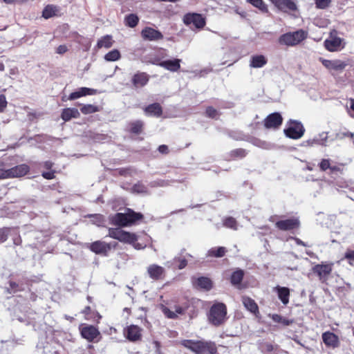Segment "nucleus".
<instances>
[{
  "instance_id": "f257e3e1",
  "label": "nucleus",
  "mask_w": 354,
  "mask_h": 354,
  "mask_svg": "<svg viewBox=\"0 0 354 354\" xmlns=\"http://www.w3.org/2000/svg\"><path fill=\"white\" fill-rule=\"evenodd\" d=\"M180 344L197 354L206 353L215 354L216 353V346L212 342L184 339L180 342Z\"/></svg>"
},
{
  "instance_id": "f03ea898",
  "label": "nucleus",
  "mask_w": 354,
  "mask_h": 354,
  "mask_svg": "<svg viewBox=\"0 0 354 354\" xmlns=\"http://www.w3.org/2000/svg\"><path fill=\"white\" fill-rule=\"evenodd\" d=\"M142 218V215L136 213L129 209L126 213H117L112 216L110 219L111 223L122 227L128 226Z\"/></svg>"
},
{
  "instance_id": "7ed1b4c3",
  "label": "nucleus",
  "mask_w": 354,
  "mask_h": 354,
  "mask_svg": "<svg viewBox=\"0 0 354 354\" xmlns=\"http://www.w3.org/2000/svg\"><path fill=\"white\" fill-rule=\"evenodd\" d=\"M227 308L223 303L214 304L208 314L209 322L214 326H218L223 324L226 320Z\"/></svg>"
},
{
  "instance_id": "20e7f679",
  "label": "nucleus",
  "mask_w": 354,
  "mask_h": 354,
  "mask_svg": "<svg viewBox=\"0 0 354 354\" xmlns=\"http://www.w3.org/2000/svg\"><path fill=\"white\" fill-rule=\"evenodd\" d=\"M306 37L307 32L303 30H299L282 35L279 39V42L282 45L293 46L299 44Z\"/></svg>"
},
{
  "instance_id": "39448f33",
  "label": "nucleus",
  "mask_w": 354,
  "mask_h": 354,
  "mask_svg": "<svg viewBox=\"0 0 354 354\" xmlns=\"http://www.w3.org/2000/svg\"><path fill=\"white\" fill-rule=\"evenodd\" d=\"M109 236L125 243H133L138 240V236L119 228H109Z\"/></svg>"
},
{
  "instance_id": "423d86ee",
  "label": "nucleus",
  "mask_w": 354,
  "mask_h": 354,
  "mask_svg": "<svg viewBox=\"0 0 354 354\" xmlns=\"http://www.w3.org/2000/svg\"><path fill=\"white\" fill-rule=\"evenodd\" d=\"M305 129L303 124L297 121L290 120L288 127L284 129L285 135L292 139H299L303 136Z\"/></svg>"
},
{
  "instance_id": "0eeeda50",
  "label": "nucleus",
  "mask_w": 354,
  "mask_h": 354,
  "mask_svg": "<svg viewBox=\"0 0 354 354\" xmlns=\"http://www.w3.org/2000/svg\"><path fill=\"white\" fill-rule=\"evenodd\" d=\"M183 22L187 25H193L196 28H202L205 25V19L197 13H188L183 17Z\"/></svg>"
},
{
  "instance_id": "6e6552de",
  "label": "nucleus",
  "mask_w": 354,
  "mask_h": 354,
  "mask_svg": "<svg viewBox=\"0 0 354 354\" xmlns=\"http://www.w3.org/2000/svg\"><path fill=\"white\" fill-rule=\"evenodd\" d=\"M333 266V263H322L321 264L315 265L313 268V271L318 275L322 281H325L332 272Z\"/></svg>"
},
{
  "instance_id": "1a4fd4ad",
  "label": "nucleus",
  "mask_w": 354,
  "mask_h": 354,
  "mask_svg": "<svg viewBox=\"0 0 354 354\" xmlns=\"http://www.w3.org/2000/svg\"><path fill=\"white\" fill-rule=\"evenodd\" d=\"M29 167L21 164L9 169H5L6 178H19L24 176L29 171Z\"/></svg>"
},
{
  "instance_id": "9d476101",
  "label": "nucleus",
  "mask_w": 354,
  "mask_h": 354,
  "mask_svg": "<svg viewBox=\"0 0 354 354\" xmlns=\"http://www.w3.org/2000/svg\"><path fill=\"white\" fill-rule=\"evenodd\" d=\"M279 10L288 12L297 10L296 3L292 0H270Z\"/></svg>"
},
{
  "instance_id": "9b49d317",
  "label": "nucleus",
  "mask_w": 354,
  "mask_h": 354,
  "mask_svg": "<svg viewBox=\"0 0 354 354\" xmlns=\"http://www.w3.org/2000/svg\"><path fill=\"white\" fill-rule=\"evenodd\" d=\"M142 329L136 325H130L124 330V337L130 342H137L141 339Z\"/></svg>"
},
{
  "instance_id": "f8f14e48",
  "label": "nucleus",
  "mask_w": 354,
  "mask_h": 354,
  "mask_svg": "<svg viewBox=\"0 0 354 354\" xmlns=\"http://www.w3.org/2000/svg\"><path fill=\"white\" fill-rule=\"evenodd\" d=\"M283 121V118L280 113H273L267 116L264 120V126L267 129H277Z\"/></svg>"
},
{
  "instance_id": "ddd939ff",
  "label": "nucleus",
  "mask_w": 354,
  "mask_h": 354,
  "mask_svg": "<svg viewBox=\"0 0 354 354\" xmlns=\"http://www.w3.org/2000/svg\"><path fill=\"white\" fill-rule=\"evenodd\" d=\"M322 64L329 71L342 72L348 65L347 63L339 59H322Z\"/></svg>"
},
{
  "instance_id": "4468645a",
  "label": "nucleus",
  "mask_w": 354,
  "mask_h": 354,
  "mask_svg": "<svg viewBox=\"0 0 354 354\" xmlns=\"http://www.w3.org/2000/svg\"><path fill=\"white\" fill-rule=\"evenodd\" d=\"M299 221L297 218H290L276 222V227L283 231L291 230L299 227Z\"/></svg>"
},
{
  "instance_id": "2eb2a0df",
  "label": "nucleus",
  "mask_w": 354,
  "mask_h": 354,
  "mask_svg": "<svg viewBox=\"0 0 354 354\" xmlns=\"http://www.w3.org/2000/svg\"><path fill=\"white\" fill-rule=\"evenodd\" d=\"M89 249L97 254H106L111 250V245L104 241H96L90 244Z\"/></svg>"
},
{
  "instance_id": "dca6fc26",
  "label": "nucleus",
  "mask_w": 354,
  "mask_h": 354,
  "mask_svg": "<svg viewBox=\"0 0 354 354\" xmlns=\"http://www.w3.org/2000/svg\"><path fill=\"white\" fill-rule=\"evenodd\" d=\"M141 35L144 39L149 41H157L163 38L162 34L152 28L147 27L141 32Z\"/></svg>"
},
{
  "instance_id": "f3484780",
  "label": "nucleus",
  "mask_w": 354,
  "mask_h": 354,
  "mask_svg": "<svg viewBox=\"0 0 354 354\" xmlns=\"http://www.w3.org/2000/svg\"><path fill=\"white\" fill-rule=\"evenodd\" d=\"M147 274L153 280H158L165 274V268L157 264H151L147 267Z\"/></svg>"
},
{
  "instance_id": "a211bd4d",
  "label": "nucleus",
  "mask_w": 354,
  "mask_h": 354,
  "mask_svg": "<svg viewBox=\"0 0 354 354\" xmlns=\"http://www.w3.org/2000/svg\"><path fill=\"white\" fill-rule=\"evenodd\" d=\"M323 342L327 347L336 348L339 346V337L332 332H325L322 335Z\"/></svg>"
},
{
  "instance_id": "6ab92c4d",
  "label": "nucleus",
  "mask_w": 354,
  "mask_h": 354,
  "mask_svg": "<svg viewBox=\"0 0 354 354\" xmlns=\"http://www.w3.org/2000/svg\"><path fill=\"white\" fill-rule=\"evenodd\" d=\"M325 46L329 51H337L344 48V43L342 39L333 37L325 41Z\"/></svg>"
},
{
  "instance_id": "aec40b11",
  "label": "nucleus",
  "mask_w": 354,
  "mask_h": 354,
  "mask_svg": "<svg viewBox=\"0 0 354 354\" xmlns=\"http://www.w3.org/2000/svg\"><path fill=\"white\" fill-rule=\"evenodd\" d=\"M81 334L84 338L92 342L100 335V332L93 326H86L82 328Z\"/></svg>"
},
{
  "instance_id": "412c9836",
  "label": "nucleus",
  "mask_w": 354,
  "mask_h": 354,
  "mask_svg": "<svg viewBox=\"0 0 354 354\" xmlns=\"http://www.w3.org/2000/svg\"><path fill=\"white\" fill-rule=\"evenodd\" d=\"M181 60L179 59H168L162 61L158 63V66L171 72H176L180 67V63Z\"/></svg>"
},
{
  "instance_id": "4be33fe9",
  "label": "nucleus",
  "mask_w": 354,
  "mask_h": 354,
  "mask_svg": "<svg viewBox=\"0 0 354 354\" xmlns=\"http://www.w3.org/2000/svg\"><path fill=\"white\" fill-rule=\"evenodd\" d=\"M96 93V90L93 88H89L86 87H82L79 88L77 91L71 93L68 100H74L76 99H78L81 97L86 96L88 95H93Z\"/></svg>"
},
{
  "instance_id": "5701e85b",
  "label": "nucleus",
  "mask_w": 354,
  "mask_h": 354,
  "mask_svg": "<svg viewBox=\"0 0 354 354\" xmlns=\"http://www.w3.org/2000/svg\"><path fill=\"white\" fill-rule=\"evenodd\" d=\"M268 62L267 58L263 55H255L251 57L250 66L252 68H262Z\"/></svg>"
},
{
  "instance_id": "b1692460",
  "label": "nucleus",
  "mask_w": 354,
  "mask_h": 354,
  "mask_svg": "<svg viewBox=\"0 0 354 354\" xmlns=\"http://www.w3.org/2000/svg\"><path fill=\"white\" fill-rule=\"evenodd\" d=\"M80 116L76 108H66L62 110L61 118L64 121H69L72 118H78Z\"/></svg>"
},
{
  "instance_id": "393cba45",
  "label": "nucleus",
  "mask_w": 354,
  "mask_h": 354,
  "mask_svg": "<svg viewBox=\"0 0 354 354\" xmlns=\"http://www.w3.org/2000/svg\"><path fill=\"white\" fill-rule=\"evenodd\" d=\"M277 291L278 297L284 305H287L289 302L290 290L286 287H280L277 286L275 288Z\"/></svg>"
},
{
  "instance_id": "a878e982",
  "label": "nucleus",
  "mask_w": 354,
  "mask_h": 354,
  "mask_svg": "<svg viewBox=\"0 0 354 354\" xmlns=\"http://www.w3.org/2000/svg\"><path fill=\"white\" fill-rule=\"evenodd\" d=\"M145 111L147 115L159 117L162 113V108L158 103H153L147 106Z\"/></svg>"
},
{
  "instance_id": "bb28decb",
  "label": "nucleus",
  "mask_w": 354,
  "mask_h": 354,
  "mask_svg": "<svg viewBox=\"0 0 354 354\" xmlns=\"http://www.w3.org/2000/svg\"><path fill=\"white\" fill-rule=\"evenodd\" d=\"M113 41L112 39V36L107 35H105V36L101 37L97 41L96 46L97 48H109L113 46Z\"/></svg>"
},
{
  "instance_id": "cd10ccee",
  "label": "nucleus",
  "mask_w": 354,
  "mask_h": 354,
  "mask_svg": "<svg viewBox=\"0 0 354 354\" xmlns=\"http://www.w3.org/2000/svg\"><path fill=\"white\" fill-rule=\"evenodd\" d=\"M194 285L201 288L208 290L212 288V281L207 277H201L196 280Z\"/></svg>"
},
{
  "instance_id": "c85d7f7f",
  "label": "nucleus",
  "mask_w": 354,
  "mask_h": 354,
  "mask_svg": "<svg viewBox=\"0 0 354 354\" xmlns=\"http://www.w3.org/2000/svg\"><path fill=\"white\" fill-rule=\"evenodd\" d=\"M242 302L244 306L250 312L256 313L258 310V306L253 299L248 297H242Z\"/></svg>"
},
{
  "instance_id": "c756f323",
  "label": "nucleus",
  "mask_w": 354,
  "mask_h": 354,
  "mask_svg": "<svg viewBox=\"0 0 354 354\" xmlns=\"http://www.w3.org/2000/svg\"><path fill=\"white\" fill-rule=\"evenodd\" d=\"M148 82V77L145 73H139L133 76V83L136 86H143Z\"/></svg>"
},
{
  "instance_id": "7c9ffc66",
  "label": "nucleus",
  "mask_w": 354,
  "mask_h": 354,
  "mask_svg": "<svg viewBox=\"0 0 354 354\" xmlns=\"http://www.w3.org/2000/svg\"><path fill=\"white\" fill-rule=\"evenodd\" d=\"M223 225L233 230H237L239 227L236 219L231 216L225 217L223 219Z\"/></svg>"
},
{
  "instance_id": "2f4dec72",
  "label": "nucleus",
  "mask_w": 354,
  "mask_h": 354,
  "mask_svg": "<svg viewBox=\"0 0 354 354\" xmlns=\"http://www.w3.org/2000/svg\"><path fill=\"white\" fill-rule=\"evenodd\" d=\"M226 249L224 247L212 248L207 252V257H222L225 255Z\"/></svg>"
},
{
  "instance_id": "473e14b6",
  "label": "nucleus",
  "mask_w": 354,
  "mask_h": 354,
  "mask_svg": "<svg viewBox=\"0 0 354 354\" xmlns=\"http://www.w3.org/2000/svg\"><path fill=\"white\" fill-rule=\"evenodd\" d=\"M58 9L56 6L53 5H48L43 10L42 16L45 19H49L55 15H56Z\"/></svg>"
},
{
  "instance_id": "72a5a7b5",
  "label": "nucleus",
  "mask_w": 354,
  "mask_h": 354,
  "mask_svg": "<svg viewBox=\"0 0 354 354\" xmlns=\"http://www.w3.org/2000/svg\"><path fill=\"white\" fill-rule=\"evenodd\" d=\"M143 122L140 120H136L134 122H132L129 124L130 127V132L135 133V134H139L142 132V128H143Z\"/></svg>"
},
{
  "instance_id": "f704fd0d",
  "label": "nucleus",
  "mask_w": 354,
  "mask_h": 354,
  "mask_svg": "<svg viewBox=\"0 0 354 354\" xmlns=\"http://www.w3.org/2000/svg\"><path fill=\"white\" fill-rule=\"evenodd\" d=\"M121 55L118 50L114 49L104 55V59L107 62H115L120 59Z\"/></svg>"
},
{
  "instance_id": "c9c22d12",
  "label": "nucleus",
  "mask_w": 354,
  "mask_h": 354,
  "mask_svg": "<svg viewBox=\"0 0 354 354\" xmlns=\"http://www.w3.org/2000/svg\"><path fill=\"white\" fill-rule=\"evenodd\" d=\"M243 271L241 270L234 272L231 276V283L233 285H239L241 282L243 277Z\"/></svg>"
},
{
  "instance_id": "e433bc0d",
  "label": "nucleus",
  "mask_w": 354,
  "mask_h": 354,
  "mask_svg": "<svg viewBox=\"0 0 354 354\" xmlns=\"http://www.w3.org/2000/svg\"><path fill=\"white\" fill-rule=\"evenodd\" d=\"M80 110L83 114H90L99 111L100 109L97 106L93 104H86L83 105Z\"/></svg>"
},
{
  "instance_id": "4c0bfd02",
  "label": "nucleus",
  "mask_w": 354,
  "mask_h": 354,
  "mask_svg": "<svg viewBox=\"0 0 354 354\" xmlns=\"http://www.w3.org/2000/svg\"><path fill=\"white\" fill-rule=\"evenodd\" d=\"M249 3L253 5L254 7L258 8L261 11L263 12H268V7L263 0H247Z\"/></svg>"
},
{
  "instance_id": "58836bf2",
  "label": "nucleus",
  "mask_w": 354,
  "mask_h": 354,
  "mask_svg": "<svg viewBox=\"0 0 354 354\" xmlns=\"http://www.w3.org/2000/svg\"><path fill=\"white\" fill-rule=\"evenodd\" d=\"M138 17L133 14L129 15L125 18L127 25L131 28H134L138 24Z\"/></svg>"
},
{
  "instance_id": "ea45409f",
  "label": "nucleus",
  "mask_w": 354,
  "mask_h": 354,
  "mask_svg": "<svg viewBox=\"0 0 354 354\" xmlns=\"http://www.w3.org/2000/svg\"><path fill=\"white\" fill-rule=\"evenodd\" d=\"M272 319L274 322L277 323H281L284 326H289L292 323V321H290L285 317H281L277 314H273L272 315Z\"/></svg>"
},
{
  "instance_id": "a19ab883",
  "label": "nucleus",
  "mask_w": 354,
  "mask_h": 354,
  "mask_svg": "<svg viewBox=\"0 0 354 354\" xmlns=\"http://www.w3.org/2000/svg\"><path fill=\"white\" fill-rule=\"evenodd\" d=\"M24 290V288L21 286H19L18 283L14 281L9 282V288H8V291L9 293H15L18 291H21Z\"/></svg>"
},
{
  "instance_id": "79ce46f5",
  "label": "nucleus",
  "mask_w": 354,
  "mask_h": 354,
  "mask_svg": "<svg viewBox=\"0 0 354 354\" xmlns=\"http://www.w3.org/2000/svg\"><path fill=\"white\" fill-rule=\"evenodd\" d=\"M133 192L138 194H147V188L142 183H137L132 187Z\"/></svg>"
},
{
  "instance_id": "37998d69",
  "label": "nucleus",
  "mask_w": 354,
  "mask_h": 354,
  "mask_svg": "<svg viewBox=\"0 0 354 354\" xmlns=\"http://www.w3.org/2000/svg\"><path fill=\"white\" fill-rule=\"evenodd\" d=\"M318 141H319V145L321 146H326L327 142H328V132L323 131L320 133L317 136Z\"/></svg>"
},
{
  "instance_id": "c03bdc74",
  "label": "nucleus",
  "mask_w": 354,
  "mask_h": 354,
  "mask_svg": "<svg viewBox=\"0 0 354 354\" xmlns=\"http://www.w3.org/2000/svg\"><path fill=\"white\" fill-rule=\"evenodd\" d=\"M330 162L331 160L330 159H322L319 164L320 169L323 171H325L330 169L331 165Z\"/></svg>"
},
{
  "instance_id": "a18cd8bd",
  "label": "nucleus",
  "mask_w": 354,
  "mask_h": 354,
  "mask_svg": "<svg viewBox=\"0 0 354 354\" xmlns=\"http://www.w3.org/2000/svg\"><path fill=\"white\" fill-rule=\"evenodd\" d=\"M346 137H351L354 138V134L353 133H351L346 130L339 131L338 133H336L335 138L337 139H343Z\"/></svg>"
},
{
  "instance_id": "49530a36",
  "label": "nucleus",
  "mask_w": 354,
  "mask_h": 354,
  "mask_svg": "<svg viewBox=\"0 0 354 354\" xmlns=\"http://www.w3.org/2000/svg\"><path fill=\"white\" fill-rule=\"evenodd\" d=\"M317 8L319 9H325L329 6L330 0H315Z\"/></svg>"
},
{
  "instance_id": "de8ad7c7",
  "label": "nucleus",
  "mask_w": 354,
  "mask_h": 354,
  "mask_svg": "<svg viewBox=\"0 0 354 354\" xmlns=\"http://www.w3.org/2000/svg\"><path fill=\"white\" fill-rule=\"evenodd\" d=\"M10 230V228L6 227L0 229V242H4L7 239Z\"/></svg>"
},
{
  "instance_id": "09e8293b",
  "label": "nucleus",
  "mask_w": 354,
  "mask_h": 354,
  "mask_svg": "<svg viewBox=\"0 0 354 354\" xmlns=\"http://www.w3.org/2000/svg\"><path fill=\"white\" fill-rule=\"evenodd\" d=\"M314 145H319L318 138L317 136L304 142V146L313 147Z\"/></svg>"
},
{
  "instance_id": "8fccbe9b",
  "label": "nucleus",
  "mask_w": 354,
  "mask_h": 354,
  "mask_svg": "<svg viewBox=\"0 0 354 354\" xmlns=\"http://www.w3.org/2000/svg\"><path fill=\"white\" fill-rule=\"evenodd\" d=\"M162 312L165 314V315L169 319H174L177 317L176 314L174 311L169 310L166 307L163 308Z\"/></svg>"
},
{
  "instance_id": "3c124183",
  "label": "nucleus",
  "mask_w": 354,
  "mask_h": 354,
  "mask_svg": "<svg viewBox=\"0 0 354 354\" xmlns=\"http://www.w3.org/2000/svg\"><path fill=\"white\" fill-rule=\"evenodd\" d=\"M89 217H93L94 220L93 221V223L100 226L103 223L102 216L100 214H95V215H89Z\"/></svg>"
},
{
  "instance_id": "603ef678",
  "label": "nucleus",
  "mask_w": 354,
  "mask_h": 354,
  "mask_svg": "<svg viewBox=\"0 0 354 354\" xmlns=\"http://www.w3.org/2000/svg\"><path fill=\"white\" fill-rule=\"evenodd\" d=\"M206 114L212 118H215L217 116V111L213 107L209 106L206 109Z\"/></svg>"
},
{
  "instance_id": "864d4df0",
  "label": "nucleus",
  "mask_w": 354,
  "mask_h": 354,
  "mask_svg": "<svg viewBox=\"0 0 354 354\" xmlns=\"http://www.w3.org/2000/svg\"><path fill=\"white\" fill-rule=\"evenodd\" d=\"M7 106L6 96L3 94L0 95V112H3Z\"/></svg>"
},
{
  "instance_id": "5fc2aeb1",
  "label": "nucleus",
  "mask_w": 354,
  "mask_h": 354,
  "mask_svg": "<svg viewBox=\"0 0 354 354\" xmlns=\"http://www.w3.org/2000/svg\"><path fill=\"white\" fill-rule=\"evenodd\" d=\"M345 258L350 260V264L352 265V261L354 262V250H348L345 253Z\"/></svg>"
},
{
  "instance_id": "6e6d98bb",
  "label": "nucleus",
  "mask_w": 354,
  "mask_h": 354,
  "mask_svg": "<svg viewBox=\"0 0 354 354\" xmlns=\"http://www.w3.org/2000/svg\"><path fill=\"white\" fill-rule=\"evenodd\" d=\"M167 185H168L167 182H166L165 180H162L151 183V186L164 187V186H166Z\"/></svg>"
},
{
  "instance_id": "4d7b16f0",
  "label": "nucleus",
  "mask_w": 354,
  "mask_h": 354,
  "mask_svg": "<svg viewBox=\"0 0 354 354\" xmlns=\"http://www.w3.org/2000/svg\"><path fill=\"white\" fill-rule=\"evenodd\" d=\"M42 176L46 179H53L55 177L53 171L43 172Z\"/></svg>"
},
{
  "instance_id": "13d9d810",
  "label": "nucleus",
  "mask_w": 354,
  "mask_h": 354,
  "mask_svg": "<svg viewBox=\"0 0 354 354\" xmlns=\"http://www.w3.org/2000/svg\"><path fill=\"white\" fill-rule=\"evenodd\" d=\"M67 50V47L64 45H60L57 48V53L59 54H63Z\"/></svg>"
},
{
  "instance_id": "bf43d9fd",
  "label": "nucleus",
  "mask_w": 354,
  "mask_h": 354,
  "mask_svg": "<svg viewBox=\"0 0 354 354\" xmlns=\"http://www.w3.org/2000/svg\"><path fill=\"white\" fill-rule=\"evenodd\" d=\"M158 151L161 153H168V147L167 145H162L158 147Z\"/></svg>"
},
{
  "instance_id": "052dcab7",
  "label": "nucleus",
  "mask_w": 354,
  "mask_h": 354,
  "mask_svg": "<svg viewBox=\"0 0 354 354\" xmlns=\"http://www.w3.org/2000/svg\"><path fill=\"white\" fill-rule=\"evenodd\" d=\"M233 153L236 156H241V157L245 156V151L243 149H241L234 151Z\"/></svg>"
},
{
  "instance_id": "680f3d73",
  "label": "nucleus",
  "mask_w": 354,
  "mask_h": 354,
  "mask_svg": "<svg viewBox=\"0 0 354 354\" xmlns=\"http://www.w3.org/2000/svg\"><path fill=\"white\" fill-rule=\"evenodd\" d=\"M180 263L178 265L179 269H183L187 266V261L185 259H178Z\"/></svg>"
},
{
  "instance_id": "e2e57ef3",
  "label": "nucleus",
  "mask_w": 354,
  "mask_h": 354,
  "mask_svg": "<svg viewBox=\"0 0 354 354\" xmlns=\"http://www.w3.org/2000/svg\"><path fill=\"white\" fill-rule=\"evenodd\" d=\"M263 348L268 351L270 352L273 350V346L271 344L266 343L263 345Z\"/></svg>"
},
{
  "instance_id": "0e129e2a",
  "label": "nucleus",
  "mask_w": 354,
  "mask_h": 354,
  "mask_svg": "<svg viewBox=\"0 0 354 354\" xmlns=\"http://www.w3.org/2000/svg\"><path fill=\"white\" fill-rule=\"evenodd\" d=\"M174 313L177 314H183L184 313V309L180 306H175V311Z\"/></svg>"
},
{
  "instance_id": "69168bd1",
  "label": "nucleus",
  "mask_w": 354,
  "mask_h": 354,
  "mask_svg": "<svg viewBox=\"0 0 354 354\" xmlns=\"http://www.w3.org/2000/svg\"><path fill=\"white\" fill-rule=\"evenodd\" d=\"M133 245V248L136 250H141V249H144L145 246H142L140 243H132Z\"/></svg>"
},
{
  "instance_id": "338daca9",
  "label": "nucleus",
  "mask_w": 354,
  "mask_h": 354,
  "mask_svg": "<svg viewBox=\"0 0 354 354\" xmlns=\"http://www.w3.org/2000/svg\"><path fill=\"white\" fill-rule=\"evenodd\" d=\"M331 172L339 171L340 167L335 165H330V168L329 169Z\"/></svg>"
},
{
  "instance_id": "774afa93",
  "label": "nucleus",
  "mask_w": 354,
  "mask_h": 354,
  "mask_svg": "<svg viewBox=\"0 0 354 354\" xmlns=\"http://www.w3.org/2000/svg\"><path fill=\"white\" fill-rule=\"evenodd\" d=\"M9 73L10 76L15 75L18 73V69L17 68H11Z\"/></svg>"
}]
</instances>
